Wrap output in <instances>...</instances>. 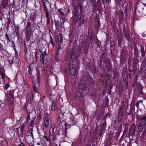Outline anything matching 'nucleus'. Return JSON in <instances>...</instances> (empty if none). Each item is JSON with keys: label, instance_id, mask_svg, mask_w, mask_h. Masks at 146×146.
<instances>
[{"label": "nucleus", "instance_id": "f257e3e1", "mask_svg": "<svg viewBox=\"0 0 146 146\" xmlns=\"http://www.w3.org/2000/svg\"><path fill=\"white\" fill-rule=\"evenodd\" d=\"M67 58H70V62L66 71L71 76L74 75L76 73L78 66V60L73 51H71L70 53H66Z\"/></svg>", "mask_w": 146, "mask_h": 146}, {"label": "nucleus", "instance_id": "f03ea898", "mask_svg": "<svg viewBox=\"0 0 146 146\" xmlns=\"http://www.w3.org/2000/svg\"><path fill=\"white\" fill-rule=\"evenodd\" d=\"M87 77H88L87 76H82L81 77L82 80L80 81L78 87V91L79 93L83 96L86 95L88 91V88L84 80H87Z\"/></svg>", "mask_w": 146, "mask_h": 146}, {"label": "nucleus", "instance_id": "7ed1b4c3", "mask_svg": "<svg viewBox=\"0 0 146 146\" xmlns=\"http://www.w3.org/2000/svg\"><path fill=\"white\" fill-rule=\"evenodd\" d=\"M100 66L103 70L107 69L109 71L111 70L112 66L109 59L101 60Z\"/></svg>", "mask_w": 146, "mask_h": 146}, {"label": "nucleus", "instance_id": "20e7f679", "mask_svg": "<svg viewBox=\"0 0 146 146\" xmlns=\"http://www.w3.org/2000/svg\"><path fill=\"white\" fill-rule=\"evenodd\" d=\"M136 117L137 119L139 120L138 124L145 126L146 124V116H144L141 117L140 116L137 115Z\"/></svg>", "mask_w": 146, "mask_h": 146}, {"label": "nucleus", "instance_id": "39448f33", "mask_svg": "<svg viewBox=\"0 0 146 146\" xmlns=\"http://www.w3.org/2000/svg\"><path fill=\"white\" fill-rule=\"evenodd\" d=\"M32 30H25L26 39L27 42L30 40Z\"/></svg>", "mask_w": 146, "mask_h": 146}, {"label": "nucleus", "instance_id": "423d86ee", "mask_svg": "<svg viewBox=\"0 0 146 146\" xmlns=\"http://www.w3.org/2000/svg\"><path fill=\"white\" fill-rule=\"evenodd\" d=\"M136 127L135 124H133L129 131V134L133 135L136 132Z\"/></svg>", "mask_w": 146, "mask_h": 146}, {"label": "nucleus", "instance_id": "0eeeda50", "mask_svg": "<svg viewBox=\"0 0 146 146\" xmlns=\"http://www.w3.org/2000/svg\"><path fill=\"white\" fill-rule=\"evenodd\" d=\"M123 110L121 108L119 110L117 115L118 121L121 122V121L123 116Z\"/></svg>", "mask_w": 146, "mask_h": 146}, {"label": "nucleus", "instance_id": "6e6552de", "mask_svg": "<svg viewBox=\"0 0 146 146\" xmlns=\"http://www.w3.org/2000/svg\"><path fill=\"white\" fill-rule=\"evenodd\" d=\"M57 127H52L50 129V135H54L57 133Z\"/></svg>", "mask_w": 146, "mask_h": 146}, {"label": "nucleus", "instance_id": "1a4fd4ad", "mask_svg": "<svg viewBox=\"0 0 146 146\" xmlns=\"http://www.w3.org/2000/svg\"><path fill=\"white\" fill-rule=\"evenodd\" d=\"M44 126L45 128L48 127L50 125L48 118H44Z\"/></svg>", "mask_w": 146, "mask_h": 146}, {"label": "nucleus", "instance_id": "9d476101", "mask_svg": "<svg viewBox=\"0 0 146 146\" xmlns=\"http://www.w3.org/2000/svg\"><path fill=\"white\" fill-rule=\"evenodd\" d=\"M128 107V105L126 104L125 102H122V104L120 109L121 108L123 110V109H125V110L127 111Z\"/></svg>", "mask_w": 146, "mask_h": 146}, {"label": "nucleus", "instance_id": "9b49d317", "mask_svg": "<svg viewBox=\"0 0 146 146\" xmlns=\"http://www.w3.org/2000/svg\"><path fill=\"white\" fill-rule=\"evenodd\" d=\"M140 51L141 52V57L142 58L145 57V54L146 53L145 52L143 46H141Z\"/></svg>", "mask_w": 146, "mask_h": 146}, {"label": "nucleus", "instance_id": "f8f14e48", "mask_svg": "<svg viewBox=\"0 0 146 146\" xmlns=\"http://www.w3.org/2000/svg\"><path fill=\"white\" fill-rule=\"evenodd\" d=\"M113 43V42H112ZM111 46L110 47V49L111 51V53L112 54H113L114 52V51L115 49V45L114 44H111Z\"/></svg>", "mask_w": 146, "mask_h": 146}, {"label": "nucleus", "instance_id": "ddd939ff", "mask_svg": "<svg viewBox=\"0 0 146 146\" xmlns=\"http://www.w3.org/2000/svg\"><path fill=\"white\" fill-rule=\"evenodd\" d=\"M8 0H3L2 3V6L3 8H5L7 5Z\"/></svg>", "mask_w": 146, "mask_h": 146}, {"label": "nucleus", "instance_id": "4468645a", "mask_svg": "<svg viewBox=\"0 0 146 146\" xmlns=\"http://www.w3.org/2000/svg\"><path fill=\"white\" fill-rule=\"evenodd\" d=\"M138 130L140 132H141L143 129L144 128L145 125H141L140 124H138Z\"/></svg>", "mask_w": 146, "mask_h": 146}, {"label": "nucleus", "instance_id": "2eb2a0df", "mask_svg": "<svg viewBox=\"0 0 146 146\" xmlns=\"http://www.w3.org/2000/svg\"><path fill=\"white\" fill-rule=\"evenodd\" d=\"M25 30H32L31 27V23L30 21L27 22V25Z\"/></svg>", "mask_w": 146, "mask_h": 146}, {"label": "nucleus", "instance_id": "dca6fc26", "mask_svg": "<svg viewBox=\"0 0 146 146\" xmlns=\"http://www.w3.org/2000/svg\"><path fill=\"white\" fill-rule=\"evenodd\" d=\"M56 104L55 102L53 101L52 102V104L51 107V110L52 111L55 110L56 107Z\"/></svg>", "mask_w": 146, "mask_h": 146}, {"label": "nucleus", "instance_id": "f3484780", "mask_svg": "<svg viewBox=\"0 0 146 146\" xmlns=\"http://www.w3.org/2000/svg\"><path fill=\"white\" fill-rule=\"evenodd\" d=\"M5 36L7 40V42L9 43V42H11V36H9L8 35V34H6L5 35Z\"/></svg>", "mask_w": 146, "mask_h": 146}, {"label": "nucleus", "instance_id": "a211bd4d", "mask_svg": "<svg viewBox=\"0 0 146 146\" xmlns=\"http://www.w3.org/2000/svg\"><path fill=\"white\" fill-rule=\"evenodd\" d=\"M124 34V36H125V37L126 38L127 40L129 42L130 40V36L129 35V33H125Z\"/></svg>", "mask_w": 146, "mask_h": 146}, {"label": "nucleus", "instance_id": "6ab92c4d", "mask_svg": "<svg viewBox=\"0 0 146 146\" xmlns=\"http://www.w3.org/2000/svg\"><path fill=\"white\" fill-rule=\"evenodd\" d=\"M58 13L60 15V17H62L64 16V13L62 12L60 9H59L58 10Z\"/></svg>", "mask_w": 146, "mask_h": 146}, {"label": "nucleus", "instance_id": "aec40b11", "mask_svg": "<svg viewBox=\"0 0 146 146\" xmlns=\"http://www.w3.org/2000/svg\"><path fill=\"white\" fill-rule=\"evenodd\" d=\"M19 29L18 26H16L15 27V32L16 33V35H18L19 34V32L18 29Z\"/></svg>", "mask_w": 146, "mask_h": 146}, {"label": "nucleus", "instance_id": "412c9836", "mask_svg": "<svg viewBox=\"0 0 146 146\" xmlns=\"http://www.w3.org/2000/svg\"><path fill=\"white\" fill-rule=\"evenodd\" d=\"M7 96L9 98H13L14 96L12 92H10L9 94H7Z\"/></svg>", "mask_w": 146, "mask_h": 146}, {"label": "nucleus", "instance_id": "4be33fe9", "mask_svg": "<svg viewBox=\"0 0 146 146\" xmlns=\"http://www.w3.org/2000/svg\"><path fill=\"white\" fill-rule=\"evenodd\" d=\"M106 54L105 53H103L101 56V60H103L105 59H108L106 57Z\"/></svg>", "mask_w": 146, "mask_h": 146}, {"label": "nucleus", "instance_id": "5701e85b", "mask_svg": "<svg viewBox=\"0 0 146 146\" xmlns=\"http://www.w3.org/2000/svg\"><path fill=\"white\" fill-rule=\"evenodd\" d=\"M40 72L38 70L36 74V76H37V80L38 82H39L40 80Z\"/></svg>", "mask_w": 146, "mask_h": 146}, {"label": "nucleus", "instance_id": "b1692460", "mask_svg": "<svg viewBox=\"0 0 146 146\" xmlns=\"http://www.w3.org/2000/svg\"><path fill=\"white\" fill-rule=\"evenodd\" d=\"M63 117V114L62 112L59 113L58 118L62 119Z\"/></svg>", "mask_w": 146, "mask_h": 146}, {"label": "nucleus", "instance_id": "393cba45", "mask_svg": "<svg viewBox=\"0 0 146 146\" xmlns=\"http://www.w3.org/2000/svg\"><path fill=\"white\" fill-rule=\"evenodd\" d=\"M106 126V122H104L102 124L101 127L103 129H105Z\"/></svg>", "mask_w": 146, "mask_h": 146}, {"label": "nucleus", "instance_id": "a878e982", "mask_svg": "<svg viewBox=\"0 0 146 146\" xmlns=\"http://www.w3.org/2000/svg\"><path fill=\"white\" fill-rule=\"evenodd\" d=\"M46 17L47 18V22H48L50 20L49 15V12L46 13Z\"/></svg>", "mask_w": 146, "mask_h": 146}, {"label": "nucleus", "instance_id": "bb28decb", "mask_svg": "<svg viewBox=\"0 0 146 146\" xmlns=\"http://www.w3.org/2000/svg\"><path fill=\"white\" fill-rule=\"evenodd\" d=\"M78 6L80 7V10L81 14H82V6H81L80 3H78Z\"/></svg>", "mask_w": 146, "mask_h": 146}, {"label": "nucleus", "instance_id": "cd10ccee", "mask_svg": "<svg viewBox=\"0 0 146 146\" xmlns=\"http://www.w3.org/2000/svg\"><path fill=\"white\" fill-rule=\"evenodd\" d=\"M50 43H51V44L54 47V42L53 41L52 39V37L51 36H50Z\"/></svg>", "mask_w": 146, "mask_h": 146}, {"label": "nucleus", "instance_id": "c85d7f7f", "mask_svg": "<svg viewBox=\"0 0 146 146\" xmlns=\"http://www.w3.org/2000/svg\"><path fill=\"white\" fill-rule=\"evenodd\" d=\"M59 36L60 37V41L62 42L63 41V37L62 34L61 33H60L59 34Z\"/></svg>", "mask_w": 146, "mask_h": 146}, {"label": "nucleus", "instance_id": "c756f323", "mask_svg": "<svg viewBox=\"0 0 146 146\" xmlns=\"http://www.w3.org/2000/svg\"><path fill=\"white\" fill-rule=\"evenodd\" d=\"M116 3L118 4H121L122 3V0H116Z\"/></svg>", "mask_w": 146, "mask_h": 146}, {"label": "nucleus", "instance_id": "7c9ffc66", "mask_svg": "<svg viewBox=\"0 0 146 146\" xmlns=\"http://www.w3.org/2000/svg\"><path fill=\"white\" fill-rule=\"evenodd\" d=\"M14 50L15 51V57L16 58H17L18 57V53L17 52V51L16 50V49L15 48H14Z\"/></svg>", "mask_w": 146, "mask_h": 146}, {"label": "nucleus", "instance_id": "2f4dec72", "mask_svg": "<svg viewBox=\"0 0 146 146\" xmlns=\"http://www.w3.org/2000/svg\"><path fill=\"white\" fill-rule=\"evenodd\" d=\"M0 106L1 108H3L4 106V105L2 102L0 100Z\"/></svg>", "mask_w": 146, "mask_h": 146}, {"label": "nucleus", "instance_id": "473e14b6", "mask_svg": "<svg viewBox=\"0 0 146 146\" xmlns=\"http://www.w3.org/2000/svg\"><path fill=\"white\" fill-rule=\"evenodd\" d=\"M45 56H44V54H42V55L40 56V57L42 59V61H45ZM45 61H47V60H45Z\"/></svg>", "mask_w": 146, "mask_h": 146}, {"label": "nucleus", "instance_id": "72a5a7b5", "mask_svg": "<svg viewBox=\"0 0 146 146\" xmlns=\"http://www.w3.org/2000/svg\"><path fill=\"white\" fill-rule=\"evenodd\" d=\"M78 7L76 6V8L74 9V13L76 14L79 11L78 9L77 8Z\"/></svg>", "mask_w": 146, "mask_h": 146}, {"label": "nucleus", "instance_id": "f704fd0d", "mask_svg": "<svg viewBox=\"0 0 146 146\" xmlns=\"http://www.w3.org/2000/svg\"><path fill=\"white\" fill-rule=\"evenodd\" d=\"M49 115V113H48L46 112L45 113V116H44V118H48V117Z\"/></svg>", "mask_w": 146, "mask_h": 146}, {"label": "nucleus", "instance_id": "c9c22d12", "mask_svg": "<svg viewBox=\"0 0 146 146\" xmlns=\"http://www.w3.org/2000/svg\"><path fill=\"white\" fill-rule=\"evenodd\" d=\"M146 133V131H145V129L142 132V137H143L144 135H145V133Z\"/></svg>", "mask_w": 146, "mask_h": 146}, {"label": "nucleus", "instance_id": "e433bc0d", "mask_svg": "<svg viewBox=\"0 0 146 146\" xmlns=\"http://www.w3.org/2000/svg\"><path fill=\"white\" fill-rule=\"evenodd\" d=\"M33 95H32V96H31V98L29 100V101L30 103L31 104L32 102L33 101Z\"/></svg>", "mask_w": 146, "mask_h": 146}, {"label": "nucleus", "instance_id": "4c0bfd02", "mask_svg": "<svg viewBox=\"0 0 146 146\" xmlns=\"http://www.w3.org/2000/svg\"><path fill=\"white\" fill-rule=\"evenodd\" d=\"M127 129L124 130L123 131L122 136H123L125 135V134H126L127 133Z\"/></svg>", "mask_w": 146, "mask_h": 146}, {"label": "nucleus", "instance_id": "58836bf2", "mask_svg": "<svg viewBox=\"0 0 146 146\" xmlns=\"http://www.w3.org/2000/svg\"><path fill=\"white\" fill-rule=\"evenodd\" d=\"M61 120H62V119L61 118H58V121L59 123H62V121H61Z\"/></svg>", "mask_w": 146, "mask_h": 146}, {"label": "nucleus", "instance_id": "ea45409f", "mask_svg": "<svg viewBox=\"0 0 146 146\" xmlns=\"http://www.w3.org/2000/svg\"><path fill=\"white\" fill-rule=\"evenodd\" d=\"M9 86V84L8 83H7L5 84V88L6 89H7L8 88Z\"/></svg>", "mask_w": 146, "mask_h": 146}, {"label": "nucleus", "instance_id": "a19ab883", "mask_svg": "<svg viewBox=\"0 0 146 146\" xmlns=\"http://www.w3.org/2000/svg\"><path fill=\"white\" fill-rule=\"evenodd\" d=\"M56 42L57 41L58 42V43L59 42V41H60V39L59 38V36H58L57 38H56Z\"/></svg>", "mask_w": 146, "mask_h": 146}, {"label": "nucleus", "instance_id": "79ce46f5", "mask_svg": "<svg viewBox=\"0 0 146 146\" xmlns=\"http://www.w3.org/2000/svg\"><path fill=\"white\" fill-rule=\"evenodd\" d=\"M33 90L34 92H35L36 90H37V88H36L35 86H33Z\"/></svg>", "mask_w": 146, "mask_h": 146}, {"label": "nucleus", "instance_id": "37998d69", "mask_svg": "<svg viewBox=\"0 0 146 146\" xmlns=\"http://www.w3.org/2000/svg\"><path fill=\"white\" fill-rule=\"evenodd\" d=\"M34 123V122L33 121H31V123L29 124V125L32 127L33 126V125Z\"/></svg>", "mask_w": 146, "mask_h": 146}, {"label": "nucleus", "instance_id": "c03bdc74", "mask_svg": "<svg viewBox=\"0 0 146 146\" xmlns=\"http://www.w3.org/2000/svg\"><path fill=\"white\" fill-rule=\"evenodd\" d=\"M56 135H51L52 137V139L53 140H55L56 138Z\"/></svg>", "mask_w": 146, "mask_h": 146}, {"label": "nucleus", "instance_id": "a18cd8bd", "mask_svg": "<svg viewBox=\"0 0 146 146\" xmlns=\"http://www.w3.org/2000/svg\"><path fill=\"white\" fill-rule=\"evenodd\" d=\"M132 144L136 146H137V141H135V142H133Z\"/></svg>", "mask_w": 146, "mask_h": 146}, {"label": "nucleus", "instance_id": "49530a36", "mask_svg": "<svg viewBox=\"0 0 146 146\" xmlns=\"http://www.w3.org/2000/svg\"><path fill=\"white\" fill-rule=\"evenodd\" d=\"M1 77H2V78L3 79L5 78V75L3 73L2 74H1Z\"/></svg>", "mask_w": 146, "mask_h": 146}, {"label": "nucleus", "instance_id": "de8ad7c7", "mask_svg": "<svg viewBox=\"0 0 146 146\" xmlns=\"http://www.w3.org/2000/svg\"><path fill=\"white\" fill-rule=\"evenodd\" d=\"M44 138L46 139V141H50L49 139H48V137L47 136H44Z\"/></svg>", "mask_w": 146, "mask_h": 146}, {"label": "nucleus", "instance_id": "09e8293b", "mask_svg": "<svg viewBox=\"0 0 146 146\" xmlns=\"http://www.w3.org/2000/svg\"><path fill=\"white\" fill-rule=\"evenodd\" d=\"M7 100H8L10 103V106H12V105L13 102H12V101L11 100H9L8 99H7Z\"/></svg>", "mask_w": 146, "mask_h": 146}, {"label": "nucleus", "instance_id": "8fccbe9b", "mask_svg": "<svg viewBox=\"0 0 146 146\" xmlns=\"http://www.w3.org/2000/svg\"><path fill=\"white\" fill-rule=\"evenodd\" d=\"M110 74H108L106 76V75H104V77L105 78H108V77H110Z\"/></svg>", "mask_w": 146, "mask_h": 146}, {"label": "nucleus", "instance_id": "3c124183", "mask_svg": "<svg viewBox=\"0 0 146 146\" xmlns=\"http://www.w3.org/2000/svg\"><path fill=\"white\" fill-rule=\"evenodd\" d=\"M29 132H30V133H31V135L32 136V137H33V134H32V130L31 129L29 130Z\"/></svg>", "mask_w": 146, "mask_h": 146}, {"label": "nucleus", "instance_id": "603ef678", "mask_svg": "<svg viewBox=\"0 0 146 146\" xmlns=\"http://www.w3.org/2000/svg\"><path fill=\"white\" fill-rule=\"evenodd\" d=\"M133 68H134V63L135 62V63H136V60H135V59H133Z\"/></svg>", "mask_w": 146, "mask_h": 146}, {"label": "nucleus", "instance_id": "864d4df0", "mask_svg": "<svg viewBox=\"0 0 146 146\" xmlns=\"http://www.w3.org/2000/svg\"><path fill=\"white\" fill-rule=\"evenodd\" d=\"M61 49V48L59 46L58 47V48L57 50V52H58Z\"/></svg>", "mask_w": 146, "mask_h": 146}, {"label": "nucleus", "instance_id": "5fc2aeb1", "mask_svg": "<svg viewBox=\"0 0 146 146\" xmlns=\"http://www.w3.org/2000/svg\"><path fill=\"white\" fill-rule=\"evenodd\" d=\"M3 141V139L1 137H0V143Z\"/></svg>", "mask_w": 146, "mask_h": 146}, {"label": "nucleus", "instance_id": "6e6d98bb", "mask_svg": "<svg viewBox=\"0 0 146 146\" xmlns=\"http://www.w3.org/2000/svg\"><path fill=\"white\" fill-rule=\"evenodd\" d=\"M139 104V102H137L136 103L135 106L137 107H138Z\"/></svg>", "mask_w": 146, "mask_h": 146}, {"label": "nucleus", "instance_id": "4d7b16f0", "mask_svg": "<svg viewBox=\"0 0 146 146\" xmlns=\"http://www.w3.org/2000/svg\"><path fill=\"white\" fill-rule=\"evenodd\" d=\"M128 71L129 72H132L133 71V70L130 69L129 67Z\"/></svg>", "mask_w": 146, "mask_h": 146}, {"label": "nucleus", "instance_id": "13d9d810", "mask_svg": "<svg viewBox=\"0 0 146 146\" xmlns=\"http://www.w3.org/2000/svg\"><path fill=\"white\" fill-rule=\"evenodd\" d=\"M142 37H145L146 36V34L144 33H143L142 34Z\"/></svg>", "mask_w": 146, "mask_h": 146}, {"label": "nucleus", "instance_id": "bf43d9fd", "mask_svg": "<svg viewBox=\"0 0 146 146\" xmlns=\"http://www.w3.org/2000/svg\"><path fill=\"white\" fill-rule=\"evenodd\" d=\"M65 126L66 127H70V126H69V124H65Z\"/></svg>", "mask_w": 146, "mask_h": 146}, {"label": "nucleus", "instance_id": "052dcab7", "mask_svg": "<svg viewBox=\"0 0 146 146\" xmlns=\"http://www.w3.org/2000/svg\"><path fill=\"white\" fill-rule=\"evenodd\" d=\"M90 43H89L88 44L89 46H90V45H92V41L91 40H90Z\"/></svg>", "mask_w": 146, "mask_h": 146}, {"label": "nucleus", "instance_id": "680f3d73", "mask_svg": "<svg viewBox=\"0 0 146 146\" xmlns=\"http://www.w3.org/2000/svg\"><path fill=\"white\" fill-rule=\"evenodd\" d=\"M42 54H44V55L45 56L46 55V52L45 51H44V52L42 53Z\"/></svg>", "mask_w": 146, "mask_h": 146}, {"label": "nucleus", "instance_id": "e2e57ef3", "mask_svg": "<svg viewBox=\"0 0 146 146\" xmlns=\"http://www.w3.org/2000/svg\"><path fill=\"white\" fill-rule=\"evenodd\" d=\"M10 23V21L9 20L8 21V22H7V25L8 26L9 25V24Z\"/></svg>", "mask_w": 146, "mask_h": 146}, {"label": "nucleus", "instance_id": "0e129e2a", "mask_svg": "<svg viewBox=\"0 0 146 146\" xmlns=\"http://www.w3.org/2000/svg\"><path fill=\"white\" fill-rule=\"evenodd\" d=\"M44 10H45V11L46 13L48 12V10L47 9V8H45V9H44Z\"/></svg>", "mask_w": 146, "mask_h": 146}, {"label": "nucleus", "instance_id": "69168bd1", "mask_svg": "<svg viewBox=\"0 0 146 146\" xmlns=\"http://www.w3.org/2000/svg\"><path fill=\"white\" fill-rule=\"evenodd\" d=\"M43 5L44 6V9H45V8H46V5H45V4L43 3Z\"/></svg>", "mask_w": 146, "mask_h": 146}, {"label": "nucleus", "instance_id": "338daca9", "mask_svg": "<svg viewBox=\"0 0 146 146\" xmlns=\"http://www.w3.org/2000/svg\"><path fill=\"white\" fill-rule=\"evenodd\" d=\"M40 61L41 62H42L43 64H44V61H42V59L41 58V59L40 60Z\"/></svg>", "mask_w": 146, "mask_h": 146}, {"label": "nucleus", "instance_id": "774afa93", "mask_svg": "<svg viewBox=\"0 0 146 146\" xmlns=\"http://www.w3.org/2000/svg\"><path fill=\"white\" fill-rule=\"evenodd\" d=\"M104 76V75L102 74H101L100 75V76H101V77H103Z\"/></svg>", "mask_w": 146, "mask_h": 146}]
</instances>
